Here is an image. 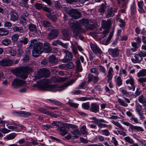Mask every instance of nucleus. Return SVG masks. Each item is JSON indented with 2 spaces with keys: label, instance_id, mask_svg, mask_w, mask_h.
<instances>
[{
  "label": "nucleus",
  "instance_id": "nucleus-32",
  "mask_svg": "<svg viewBox=\"0 0 146 146\" xmlns=\"http://www.w3.org/2000/svg\"><path fill=\"white\" fill-rule=\"evenodd\" d=\"M113 35L112 32L110 33L108 38L107 40H104L102 41V43L105 45H107L110 43V41L111 38Z\"/></svg>",
  "mask_w": 146,
  "mask_h": 146
},
{
  "label": "nucleus",
  "instance_id": "nucleus-14",
  "mask_svg": "<svg viewBox=\"0 0 146 146\" xmlns=\"http://www.w3.org/2000/svg\"><path fill=\"white\" fill-rule=\"evenodd\" d=\"M119 50L117 48L114 49L110 48L108 50V52L113 57H116L119 54Z\"/></svg>",
  "mask_w": 146,
  "mask_h": 146
},
{
  "label": "nucleus",
  "instance_id": "nucleus-39",
  "mask_svg": "<svg viewBox=\"0 0 146 146\" xmlns=\"http://www.w3.org/2000/svg\"><path fill=\"white\" fill-rule=\"evenodd\" d=\"M58 129L60 131L62 132L61 134L62 136H64L68 133L66 129L64 127H59Z\"/></svg>",
  "mask_w": 146,
  "mask_h": 146
},
{
  "label": "nucleus",
  "instance_id": "nucleus-27",
  "mask_svg": "<svg viewBox=\"0 0 146 146\" xmlns=\"http://www.w3.org/2000/svg\"><path fill=\"white\" fill-rule=\"evenodd\" d=\"M139 102L142 104L143 107L146 108V96L145 97L143 95H141L139 97Z\"/></svg>",
  "mask_w": 146,
  "mask_h": 146
},
{
  "label": "nucleus",
  "instance_id": "nucleus-42",
  "mask_svg": "<svg viewBox=\"0 0 146 146\" xmlns=\"http://www.w3.org/2000/svg\"><path fill=\"white\" fill-rule=\"evenodd\" d=\"M136 42H134L132 43V46H137L139 45L141 42V38L139 36L135 37L134 39Z\"/></svg>",
  "mask_w": 146,
  "mask_h": 146
},
{
  "label": "nucleus",
  "instance_id": "nucleus-56",
  "mask_svg": "<svg viewBox=\"0 0 146 146\" xmlns=\"http://www.w3.org/2000/svg\"><path fill=\"white\" fill-rule=\"evenodd\" d=\"M93 99V98L90 97L88 98L87 97H82L80 98H79V100L81 101H85L89 100H91Z\"/></svg>",
  "mask_w": 146,
  "mask_h": 146
},
{
  "label": "nucleus",
  "instance_id": "nucleus-61",
  "mask_svg": "<svg viewBox=\"0 0 146 146\" xmlns=\"http://www.w3.org/2000/svg\"><path fill=\"white\" fill-rule=\"evenodd\" d=\"M74 67V64L72 62H70L66 64V69H72Z\"/></svg>",
  "mask_w": 146,
  "mask_h": 146
},
{
  "label": "nucleus",
  "instance_id": "nucleus-5",
  "mask_svg": "<svg viewBox=\"0 0 146 146\" xmlns=\"http://www.w3.org/2000/svg\"><path fill=\"white\" fill-rule=\"evenodd\" d=\"M43 46H35L32 51V54L34 57H37L39 56L40 54L43 51Z\"/></svg>",
  "mask_w": 146,
  "mask_h": 146
},
{
  "label": "nucleus",
  "instance_id": "nucleus-18",
  "mask_svg": "<svg viewBox=\"0 0 146 146\" xmlns=\"http://www.w3.org/2000/svg\"><path fill=\"white\" fill-rule=\"evenodd\" d=\"M51 79L54 83H60L66 81L67 79V78L54 76L52 77Z\"/></svg>",
  "mask_w": 146,
  "mask_h": 146
},
{
  "label": "nucleus",
  "instance_id": "nucleus-46",
  "mask_svg": "<svg viewBox=\"0 0 146 146\" xmlns=\"http://www.w3.org/2000/svg\"><path fill=\"white\" fill-rule=\"evenodd\" d=\"M47 16L50 20L53 21H55L57 19L56 15H55L47 14Z\"/></svg>",
  "mask_w": 146,
  "mask_h": 146
},
{
  "label": "nucleus",
  "instance_id": "nucleus-30",
  "mask_svg": "<svg viewBox=\"0 0 146 146\" xmlns=\"http://www.w3.org/2000/svg\"><path fill=\"white\" fill-rule=\"evenodd\" d=\"M91 48L93 52L95 54L97 53L101 54L103 52L98 46H91Z\"/></svg>",
  "mask_w": 146,
  "mask_h": 146
},
{
  "label": "nucleus",
  "instance_id": "nucleus-29",
  "mask_svg": "<svg viewBox=\"0 0 146 146\" xmlns=\"http://www.w3.org/2000/svg\"><path fill=\"white\" fill-rule=\"evenodd\" d=\"M137 12L136 5L135 2L134 1L130 7V13L131 15H134Z\"/></svg>",
  "mask_w": 146,
  "mask_h": 146
},
{
  "label": "nucleus",
  "instance_id": "nucleus-15",
  "mask_svg": "<svg viewBox=\"0 0 146 146\" xmlns=\"http://www.w3.org/2000/svg\"><path fill=\"white\" fill-rule=\"evenodd\" d=\"M72 54L69 51H67L66 53V56L64 58L62 59L61 61L65 63L70 61L72 59Z\"/></svg>",
  "mask_w": 146,
  "mask_h": 146
},
{
  "label": "nucleus",
  "instance_id": "nucleus-6",
  "mask_svg": "<svg viewBox=\"0 0 146 146\" xmlns=\"http://www.w3.org/2000/svg\"><path fill=\"white\" fill-rule=\"evenodd\" d=\"M50 74V71L45 69H40L37 72V75L39 78H42L43 77H48Z\"/></svg>",
  "mask_w": 146,
  "mask_h": 146
},
{
  "label": "nucleus",
  "instance_id": "nucleus-23",
  "mask_svg": "<svg viewBox=\"0 0 146 146\" xmlns=\"http://www.w3.org/2000/svg\"><path fill=\"white\" fill-rule=\"evenodd\" d=\"M10 20L12 21H15L18 20V15L17 13L13 11H11L10 12Z\"/></svg>",
  "mask_w": 146,
  "mask_h": 146
},
{
  "label": "nucleus",
  "instance_id": "nucleus-40",
  "mask_svg": "<svg viewBox=\"0 0 146 146\" xmlns=\"http://www.w3.org/2000/svg\"><path fill=\"white\" fill-rule=\"evenodd\" d=\"M76 63V69L77 72H81L82 71V66L80 60H78Z\"/></svg>",
  "mask_w": 146,
  "mask_h": 146
},
{
  "label": "nucleus",
  "instance_id": "nucleus-26",
  "mask_svg": "<svg viewBox=\"0 0 146 146\" xmlns=\"http://www.w3.org/2000/svg\"><path fill=\"white\" fill-rule=\"evenodd\" d=\"M134 57L135 59H131V61L134 63H139L140 62L142 59L141 56L138 54H135L134 55Z\"/></svg>",
  "mask_w": 146,
  "mask_h": 146
},
{
  "label": "nucleus",
  "instance_id": "nucleus-3",
  "mask_svg": "<svg viewBox=\"0 0 146 146\" xmlns=\"http://www.w3.org/2000/svg\"><path fill=\"white\" fill-rule=\"evenodd\" d=\"M32 68L27 66L21 69L15 70L17 75L23 79H25L27 77V74L32 72Z\"/></svg>",
  "mask_w": 146,
  "mask_h": 146
},
{
  "label": "nucleus",
  "instance_id": "nucleus-53",
  "mask_svg": "<svg viewBox=\"0 0 146 146\" xmlns=\"http://www.w3.org/2000/svg\"><path fill=\"white\" fill-rule=\"evenodd\" d=\"M118 101L120 104L122 106L126 107L128 106V104L125 103L123 100L120 98L118 99Z\"/></svg>",
  "mask_w": 146,
  "mask_h": 146
},
{
  "label": "nucleus",
  "instance_id": "nucleus-21",
  "mask_svg": "<svg viewBox=\"0 0 146 146\" xmlns=\"http://www.w3.org/2000/svg\"><path fill=\"white\" fill-rule=\"evenodd\" d=\"M135 32L137 35H146V30L145 28H143L141 29L139 27H137L135 28Z\"/></svg>",
  "mask_w": 146,
  "mask_h": 146
},
{
  "label": "nucleus",
  "instance_id": "nucleus-38",
  "mask_svg": "<svg viewBox=\"0 0 146 146\" xmlns=\"http://www.w3.org/2000/svg\"><path fill=\"white\" fill-rule=\"evenodd\" d=\"M1 42L4 46H8L11 44L12 41L10 39L5 38L2 40Z\"/></svg>",
  "mask_w": 146,
  "mask_h": 146
},
{
  "label": "nucleus",
  "instance_id": "nucleus-8",
  "mask_svg": "<svg viewBox=\"0 0 146 146\" xmlns=\"http://www.w3.org/2000/svg\"><path fill=\"white\" fill-rule=\"evenodd\" d=\"M44 43L38 41L36 39H33L31 41V43L29 46H49V43L46 41H43Z\"/></svg>",
  "mask_w": 146,
  "mask_h": 146
},
{
  "label": "nucleus",
  "instance_id": "nucleus-11",
  "mask_svg": "<svg viewBox=\"0 0 146 146\" xmlns=\"http://www.w3.org/2000/svg\"><path fill=\"white\" fill-rule=\"evenodd\" d=\"M117 8H112L110 7L108 8L107 11L106 13V18H109L110 17H113L115 15V13L117 12Z\"/></svg>",
  "mask_w": 146,
  "mask_h": 146
},
{
  "label": "nucleus",
  "instance_id": "nucleus-54",
  "mask_svg": "<svg viewBox=\"0 0 146 146\" xmlns=\"http://www.w3.org/2000/svg\"><path fill=\"white\" fill-rule=\"evenodd\" d=\"M19 36L18 34H14L12 37V40L13 42L15 43L17 42L19 38Z\"/></svg>",
  "mask_w": 146,
  "mask_h": 146
},
{
  "label": "nucleus",
  "instance_id": "nucleus-37",
  "mask_svg": "<svg viewBox=\"0 0 146 146\" xmlns=\"http://www.w3.org/2000/svg\"><path fill=\"white\" fill-rule=\"evenodd\" d=\"M17 135V134L12 133L6 135L5 138L7 140H12L14 139Z\"/></svg>",
  "mask_w": 146,
  "mask_h": 146
},
{
  "label": "nucleus",
  "instance_id": "nucleus-49",
  "mask_svg": "<svg viewBox=\"0 0 146 146\" xmlns=\"http://www.w3.org/2000/svg\"><path fill=\"white\" fill-rule=\"evenodd\" d=\"M52 44L53 46H57L58 44L61 46H66L65 44H64L61 41L58 40L54 41Z\"/></svg>",
  "mask_w": 146,
  "mask_h": 146
},
{
  "label": "nucleus",
  "instance_id": "nucleus-12",
  "mask_svg": "<svg viewBox=\"0 0 146 146\" xmlns=\"http://www.w3.org/2000/svg\"><path fill=\"white\" fill-rule=\"evenodd\" d=\"M99 105L98 104L92 103L90 104L89 110L91 112L96 113L99 111Z\"/></svg>",
  "mask_w": 146,
  "mask_h": 146
},
{
  "label": "nucleus",
  "instance_id": "nucleus-45",
  "mask_svg": "<svg viewBox=\"0 0 146 146\" xmlns=\"http://www.w3.org/2000/svg\"><path fill=\"white\" fill-rule=\"evenodd\" d=\"M82 108L85 110H88L90 109V106L89 102L84 103L82 104Z\"/></svg>",
  "mask_w": 146,
  "mask_h": 146
},
{
  "label": "nucleus",
  "instance_id": "nucleus-22",
  "mask_svg": "<svg viewBox=\"0 0 146 146\" xmlns=\"http://www.w3.org/2000/svg\"><path fill=\"white\" fill-rule=\"evenodd\" d=\"M28 38L26 37H23L17 42L18 46H22L27 44L28 42Z\"/></svg>",
  "mask_w": 146,
  "mask_h": 146
},
{
  "label": "nucleus",
  "instance_id": "nucleus-55",
  "mask_svg": "<svg viewBox=\"0 0 146 146\" xmlns=\"http://www.w3.org/2000/svg\"><path fill=\"white\" fill-rule=\"evenodd\" d=\"M98 68L99 71L100 72L104 74L105 73L106 70L103 66L102 65H99L98 66Z\"/></svg>",
  "mask_w": 146,
  "mask_h": 146
},
{
  "label": "nucleus",
  "instance_id": "nucleus-36",
  "mask_svg": "<svg viewBox=\"0 0 146 146\" xmlns=\"http://www.w3.org/2000/svg\"><path fill=\"white\" fill-rule=\"evenodd\" d=\"M28 26L30 32H36L37 31L36 26L35 25L31 23L28 25Z\"/></svg>",
  "mask_w": 146,
  "mask_h": 146
},
{
  "label": "nucleus",
  "instance_id": "nucleus-35",
  "mask_svg": "<svg viewBox=\"0 0 146 146\" xmlns=\"http://www.w3.org/2000/svg\"><path fill=\"white\" fill-rule=\"evenodd\" d=\"M49 62L52 63H56L58 62L57 59L54 55H52L50 56L49 58Z\"/></svg>",
  "mask_w": 146,
  "mask_h": 146
},
{
  "label": "nucleus",
  "instance_id": "nucleus-19",
  "mask_svg": "<svg viewBox=\"0 0 146 146\" xmlns=\"http://www.w3.org/2000/svg\"><path fill=\"white\" fill-rule=\"evenodd\" d=\"M13 63L12 61L10 59H4L0 61V65L2 66H9Z\"/></svg>",
  "mask_w": 146,
  "mask_h": 146
},
{
  "label": "nucleus",
  "instance_id": "nucleus-43",
  "mask_svg": "<svg viewBox=\"0 0 146 146\" xmlns=\"http://www.w3.org/2000/svg\"><path fill=\"white\" fill-rule=\"evenodd\" d=\"M117 21H118L120 23L119 26L122 28H124L126 25V23L125 21L123 19L120 18H117Z\"/></svg>",
  "mask_w": 146,
  "mask_h": 146
},
{
  "label": "nucleus",
  "instance_id": "nucleus-34",
  "mask_svg": "<svg viewBox=\"0 0 146 146\" xmlns=\"http://www.w3.org/2000/svg\"><path fill=\"white\" fill-rule=\"evenodd\" d=\"M43 26L45 27L48 28V29L49 30L51 29L52 27L50 22L45 20L43 21Z\"/></svg>",
  "mask_w": 146,
  "mask_h": 146
},
{
  "label": "nucleus",
  "instance_id": "nucleus-51",
  "mask_svg": "<svg viewBox=\"0 0 146 146\" xmlns=\"http://www.w3.org/2000/svg\"><path fill=\"white\" fill-rule=\"evenodd\" d=\"M116 84L118 87H119L122 84V80L120 76H118L116 79Z\"/></svg>",
  "mask_w": 146,
  "mask_h": 146
},
{
  "label": "nucleus",
  "instance_id": "nucleus-60",
  "mask_svg": "<svg viewBox=\"0 0 146 146\" xmlns=\"http://www.w3.org/2000/svg\"><path fill=\"white\" fill-rule=\"evenodd\" d=\"M86 125H83L81 128L80 129V131L81 133L84 134H86L87 132V131L86 130Z\"/></svg>",
  "mask_w": 146,
  "mask_h": 146
},
{
  "label": "nucleus",
  "instance_id": "nucleus-4",
  "mask_svg": "<svg viewBox=\"0 0 146 146\" xmlns=\"http://www.w3.org/2000/svg\"><path fill=\"white\" fill-rule=\"evenodd\" d=\"M68 14L70 16L75 19H78L81 17V14L80 12L77 10L72 9L69 10Z\"/></svg>",
  "mask_w": 146,
  "mask_h": 146
},
{
  "label": "nucleus",
  "instance_id": "nucleus-48",
  "mask_svg": "<svg viewBox=\"0 0 146 146\" xmlns=\"http://www.w3.org/2000/svg\"><path fill=\"white\" fill-rule=\"evenodd\" d=\"M43 6H44V5L39 3H36L35 6V8L38 10L42 9Z\"/></svg>",
  "mask_w": 146,
  "mask_h": 146
},
{
  "label": "nucleus",
  "instance_id": "nucleus-24",
  "mask_svg": "<svg viewBox=\"0 0 146 146\" xmlns=\"http://www.w3.org/2000/svg\"><path fill=\"white\" fill-rule=\"evenodd\" d=\"M15 113L17 114L18 115L23 117H28L31 115L30 112L25 111L15 112Z\"/></svg>",
  "mask_w": 146,
  "mask_h": 146
},
{
  "label": "nucleus",
  "instance_id": "nucleus-33",
  "mask_svg": "<svg viewBox=\"0 0 146 146\" xmlns=\"http://www.w3.org/2000/svg\"><path fill=\"white\" fill-rule=\"evenodd\" d=\"M137 76L138 77H144L146 76V69H142L137 73Z\"/></svg>",
  "mask_w": 146,
  "mask_h": 146
},
{
  "label": "nucleus",
  "instance_id": "nucleus-50",
  "mask_svg": "<svg viewBox=\"0 0 146 146\" xmlns=\"http://www.w3.org/2000/svg\"><path fill=\"white\" fill-rule=\"evenodd\" d=\"M125 140L127 142L130 144H133L134 143V141L129 136H127L124 138Z\"/></svg>",
  "mask_w": 146,
  "mask_h": 146
},
{
  "label": "nucleus",
  "instance_id": "nucleus-44",
  "mask_svg": "<svg viewBox=\"0 0 146 146\" xmlns=\"http://www.w3.org/2000/svg\"><path fill=\"white\" fill-rule=\"evenodd\" d=\"M13 31L15 32H19L20 33H22L23 32V29L21 27H19L17 26H15L13 28Z\"/></svg>",
  "mask_w": 146,
  "mask_h": 146
},
{
  "label": "nucleus",
  "instance_id": "nucleus-2",
  "mask_svg": "<svg viewBox=\"0 0 146 146\" xmlns=\"http://www.w3.org/2000/svg\"><path fill=\"white\" fill-rule=\"evenodd\" d=\"M74 82V80H72L59 87L55 84H48L46 83L38 84V86L42 90H48L52 92H56L57 91H60L64 89L68 86L71 85Z\"/></svg>",
  "mask_w": 146,
  "mask_h": 146
},
{
  "label": "nucleus",
  "instance_id": "nucleus-9",
  "mask_svg": "<svg viewBox=\"0 0 146 146\" xmlns=\"http://www.w3.org/2000/svg\"><path fill=\"white\" fill-rule=\"evenodd\" d=\"M38 111L47 115L50 116L54 118H57L58 117V115L55 113H53L52 112L47 110L46 109L42 108H40L38 109Z\"/></svg>",
  "mask_w": 146,
  "mask_h": 146
},
{
  "label": "nucleus",
  "instance_id": "nucleus-13",
  "mask_svg": "<svg viewBox=\"0 0 146 146\" xmlns=\"http://www.w3.org/2000/svg\"><path fill=\"white\" fill-rule=\"evenodd\" d=\"M59 33V31L57 29H55L51 31L48 34V38L49 39H53L57 37Z\"/></svg>",
  "mask_w": 146,
  "mask_h": 146
},
{
  "label": "nucleus",
  "instance_id": "nucleus-63",
  "mask_svg": "<svg viewBox=\"0 0 146 146\" xmlns=\"http://www.w3.org/2000/svg\"><path fill=\"white\" fill-rule=\"evenodd\" d=\"M62 33L64 37L68 39L69 38L70 36L68 35L65 29H63L62 31Z\"/></svg>",
  "mask_w": 146,
  "mask_h": 146
},
{
  "label": "nucleus",
  "instance_id": "nucleus-41",
  "mask_svg": "<svg viewBox=\"0 0 146 146\" xmlns=\"http://www.w3.org/2000/svg\"><path fill=\"white\" fill-rule=\"evenodd\" d=\"M9 32L8 30L4 28L0 29V35L1 36H6L8 35Z\"/></svg>",
  "mask_w": 146,
  "mask_h": 146
},
{
  "label": "nucleus",
  "instance_id": "nucleus-28",
  "mask_svg": "<svg viewBox=\"0 0 146 146\" xmlns=\"http://www.w3.org/2000/svg\"><path fill=\"white\" fill-rule=\"evenodd\" d=\"M137 5L139 8L138 11L140 13H143L145 12V10L143 9L144 4L143 1H138Z\"/></svg>",
  "mask_w": 146,
  "mask_h": 146
},
{
  "label": "nucleus",
  "instance_id": "nucleus-31",
  "mask_svg": "<svg viewBox=\"0 0 146 146\" xmlns=\"http://www.w3.org/2000/svg\"><path fill=\"white\" fill-rule=\"evenodd\" d=\"M100 120H101V121H98L96 124L100 128H102L103 127H108V126L107 125L102 123H106V121L102 119H100Z\"/></svg>",
  "mask_w": 146,
  "mask_h": 146
},
{
  "label": "nucleus",
  "instance_id": "nucleus-7",
  "mask_svg": "<svg viewBox=\"0 0 146 146\" xmlns=\"http://www.w3.org/2000/svg\"><path fill=\"white\" fill-rule=\"evenodd\" d=\"M25 81L19 79H15L13 82L12 86L14 88H17L25 84Z\"/></svg>",
  "mask_w": 146,
  "mask_h": 146
},
{
  "label": "nucleus",
  "instance_id": "nucleus-58",
  "mask_svg": "<svg viewBox=\"0 0 146 146\" xmlns=\"http://www.w3.org/2000/svg\"><path fill=\"white\" fill-rule=\"evenodd\" d=\"M68 104L71 107H74L75 108H78L79 104H76L71 102H68Z\"/></svg>",
  "mask_w": 146,
  "mask_h": 146
},
{
  "label": "nucleus",
  "instance_id": "nucleus-20",
  "mask_svg": "<svg viewBox=\"0 0 146 146\" xmlns=\"http://www.w3.org/2000/svg\"><path fill=\"white\" fill-rule=\"evenodd\" d=\"M111 24V21L110 19L108 20L107 21L104 20H102V26L104 29H108L109 28Z\"/></svg>",
  "mask_w": 146,
  "mask_h": 146
},
{
  "label": "nucleus",
  "instance_id": "nucleus-47",
  "mask_svg": "<svg viewBox=\"0 0 146 146\" xmlns=\"http://www.w3.org/2000/svg\"><path fill=\"white\" fill-rule=\"evenodd\" d=\"M111 122L119 128L121 130H125V129L122 127V126L118 122L115 121L113 120L111 121Z\"/></svg>",
  "mask_w": 146,
  "mask_h": 146
},
{
  "label": "nucleus",
  "instance_id": "nucleus-25",
  "mask_svg": "<svg viewBox=\"0 0 146 146\" xmlns=\"http://www.w3.org/2000/svg\"><path fill=\"white\" fill-rule=\"evenodd\" d=\"M113 73L114 72L112 68L111 67H110L108 72L107 75V77L108 78L107 80L108 82H109L112 79Z\"/></svg>",
  "mask_w": 146,
  "mask_h": 146
},
{
  "label": "nucleus",
  "instance_id": "nucleus-62",
  "mask_svg": "<svg viewBox=\"0 0 146 146\" xmlns=\"http://www.w3.org/2000/svg\"><path fill=\"white\" fill-rule=\"evenodd\" d=\"M105 10V5L104 3H102L99 9V11L100 13H104Z\"/></svg>",
  "mask_w": 146,
  "mask_h": 146
},
{
  "label": "nucleus",
  "instance_id": "nucleus-57",
  "mask_svg": "<svg viewBox=\"0 0 146 146\" xmlns=\"http://www.w3.org/2000/svg\"><path fill=\"white\" fill-rule=\"evenodd\" d=\"M101 131L103 135L106 136H109L110 135V133L109 131L107 129L102 130Z\"/></svg>",
  "mask_w": 146,
  "mask_h": 146
},
{
  "label": "nucleus",
  "instance_id": "nucleus-10",
  "mask_svg": "<svg viewBox=\"0 0 146 146\" xmlns=\"http://www.w3.org/2000/svg\"><path fill=\"white\" fill-rule=\"evenodd\" d=\"M129 79L126 81L127 84H130L131 86H129L128 88L129 90H132L134 91L135 90V86L134 85V80L131 76H129Z\"/></svg>",
  "mask_w": 146,
  "mask_h": 146
},
{
  "label": "nucleus",
  "instance_id": "nucleus-64",
  "mask_svg": "<svg viewBox=\"0 0 146 146\" xmlns=\"http://www.w3.org/2000/svg\"><path fill=\"white\" fill-rule=\"evenodd\" d=\"M82 91L80 90H75L73 91L72 92V95H79L82 94Z\"/></svg>",
  "mask_w": 146,
  "mask_h": 146
},
{
  "label": "nucleus",
  "instance_id": "nucleus-52",
  "mask_svg": "<svg viewBox=\"0 0 146 146\" xmlns=\"http://www.w3.org/2000/svg\"><path fill=\"white\" fill-rule=\"evenodd\" d=\"M20 21L21 23L23 25H26L27 24V21L26 18L23 16H21L20 17Z\"/></svg>",
  "mask_w": 146,
  "mask_h": 146
},
{
  "label": "nucleus",
  "instance_id": "nucleus-59",
  "mask_svg": "<svg viewBox=\"0 0 146 146\" xmlns=\"http://www.w3.org/2000/svg\"><path fill=\"white\" fill-rule=\"evenodd\" d=\"M44 48L43 47V52H46L47 53H48L51 50V48L50 46H44Z\"/></svg>",
  "mask_w": 146,
  "mask_h": 146
},
{
  "label": "nucleus",
  "instance_id": "nucleus-16",
  "mask_svg": "<svg viewBox=\"0 0 146 146\" xmlns=\"http://www.w3.org/2000/svg\"><path fill=\"white\" fill-rule=\"evenodd\" d=\"M88 82H90L92 81L94 83H95L98 82L99 78L98 76H94L93 74L89 73L88 76Z\"/></svg>",
  "mask_w": 146,
  "mask_h": 146
},
{
  "label": "nucleus",
  "instance_id": "nucleus-1",
  "mask_svg": "<svg viewBox=\"0 0 146 146\" xmlns=\"http://www.w3.org/2000/svg\"><path fill=\"white\" fill-rule=\"evenodd\" d=\"M89 23V20L87 19H83L80 20L79 22L76 21L75 23H72L70 26L71 30L73 31V34L75 37L78 36L82 33H84L85 31L82 29V25H84L86 27Z\"/></svg>",
  "mask_w": 146,
  "mask_h": 146
},
{
  "label": "nucleus",
  "instance_id": "nucleus-17",
  "mask_svg": "<svg viewBox=\"0 0 146 146\" xmlns=\"http://www.w3.org/2000/svg\"><path fill=\"white\" fill-rule=\"evenodd\" d=\"M142 106L139 104H137L135 110L140 115L142 120L145 117L144 116L142 110Z\"/></svg>",
  "mask_w": 146,
  "mask_h": 146
}]
</instances>
